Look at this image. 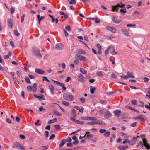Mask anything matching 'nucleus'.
Listing matches in <instances>:
<instances>
[{"label": "nucleus", "mask_w": 150, "mask_h": 150, "mask_svg": "<svg viewBox=\"0 0 150 150\" xmlns=\"http://www.w3.org/2000/svg\"><path fill=\"white\" fill-rule=\"evenodd\" d=\"M142 140V142L141 141H140L139 144L140 145L142 149L143 148L144 146L147 149H149L150 147L148 146V144L147 143V140L145 138H143Z\"/></svg>", "instance_id": "obj_1"}, {"label": "nucleus", "mask_w": 150, "mask_h": 150, "mask_svg": "<svg viewBox=\"0 0 150 150\" xmlns=\"http://www.w3.org/2000/svg\"><path fill=\"white\" fill-rule=\"evenodd\" d=\"M37 85L36 83L33 84V86L31 85H28L27 86V89L29 91H33L34 92H35L37 91Z\"/></svg>", "instance_id": "obj_2"}, {"label": "nucleus", "mask_w": 150, "mask_h": 150, "mask_svg": "<svg viewBox=\"0 0 150 150\" xmlns=\"http://www.w3.org/2000/svg\"><path fill=\"white\" fill-rule=\"evenodd\" d=\"M63 98L66 100L71 101L74 98L73 96L71 94H64Z\"/></svg>", "instance_id": "obj_3"}, {"label": "nucleus", "mask_w": 150, "mask_h": 150, "mask_svg": "<svg viewBox=\"0 0 150 150\" xmlns=\"http://www.w3.org/2000/svg\"><path fill=\"white\" fill-rule=\"evenodd\" d=\"M118 16H113L111 17V19L112 22L116 24H119L122 22V21H117Z\"/></svg>", "instance_id": "obj_4"}, {"label": "nucleus", "mask_w": 150, "mask_h": 150, "mask_svg": "<svg viewBox=\"0 0 150 150\" xmlns=\"http://www.w3.org/2000/svg\"><path fill=\"white\" fill-rule=\"evenodd\" d=\"M125 5L122 4L121 5L120 4H118L117 5L115 6H112V11H118V7H123Z\"/></svg>", "instance_id": "obj_5"}, {"label": "nucleus", "mask_w": 150, "mask_h": 150, "mask_svg": "<svg viewBox=\"0 0 150 150\" xmlns=\"http://www.w3.org/2000/svg\"><path fill=\"white\" fill-rule=\"evenodd\" d=\"M52 81L55 83L56 84L59 85L61 87H62V89L63 91H65L66 90V88L64 86V84L63 83H61L58 81H57L54 80L52 79Z\"/></svg>", "instance_id": "obj_6"}, {"label": "nucleus", "mask_w": 150, "mask_h": 150, "mask_svg": "<svg viewBox=\"0 0 150 150\" xmlns=\"http://www.w3.org/2000/svg\"><path fill=\"white\" fill-rule=\"evenodd\" d=\"M108 50H109V51L111 54L112 55L116 54H117V53L115 51V49L113 47L109 46L108 47Z\"/></svg>", "instance_id": "obj_7"}, {"label": "nucleus", "mask_w": 150, "mask_h": 150, "mask_svg": "<svg viewBox=\"0 0 150 150\" xmlns=\"http://www.w3.org/2000/svg\"><path fill=\"white\" fill-rule=\"evenodd\" d=\"M106 29L113 33H115L116 32V29L114 27H110L109 26H107L106 27Z\"/></svg>", "instance_id": "obj_8"}, {"label": "nucleus", "mask_w": 150, "mask_h": 150, "mask_svg": "<svg viewBox=\"0 0 150 150\" xmlns=\"http://www.w3.org/2000/svg\"><path fill=\"white\" fill-rule=\"evenodd\" d=\"M93 136L94 135L90 134L89 132H86L84 138L88 139L92 138Z\"/></svg>", "instance_id": "obj_9"}, {"label": "nucleus", "mask_w": 150, "mask_h": 150, "mask_svg": "<svg viewBox=\"0 0 150 150\" xmlns=\"http://www.w3.org/2000/svg\"><path fill=\"white\" fill-rule=\"evenodd\" d=\"M75 57L76 58H78L80 60L85 61L86 60V58L85 57L79 54H76L75 55Z\"/></svg>", "instance_id": "obj_10"}, {"label": "nucleus", "mask_w": 150, "mask_h": 150, "mask_svg": "<svg viewBox=\"0 0 150 150\" xmlns=\"http://www.w3.org/2000/svg\"><path fill=\"white\" fill-rule=\"evenodd\" d=\"M78 77L79 78L78 80L79 82H83L85 81V78L81 74H78Z\"/></svg>", "instance_id": "obj_11"}, {"label": "nucleus", "mask_w": 150, "mask_h": 150, "mask_svg": "<svg viewBox=\"0 0 150 150\" xmlns=\"http://www.w3.org/2000/svg\"><path fill=\"white\" fill-rule=\"evenodd\" d=\"M63 47L64 46L62 43L57 44L55 45V49L57 50H61L63 48Z\"/></svg>", "instance_id": "obj_12"}, {"label": "nucleus", "mask_w": 150, "mask_h": 150, "mask_svg": "<svg viewBox=\"0 0 150 150\" xmlns=\"http://www.w3.org/2000/svg\"><path fill=\"white\" fill-rule=\"evenodd\" d=\"M34 54L36 57L38 58H41L42 56L40 51L38 50H37L34 51Z\"/></svg>", "instance_id": "obj_13"}, {"label": "nucleus", "mask_w": 150, "mask_h": 150, "mask_svg": "<svg viewBox=\"0 0 150 150\" xmlns=\"http://www.w3.org/2000/svg\"><path fill=\"white\" fill-rule=\"evenodd\" d=\"M121 31L123 35L127 36H130L129 33L127 30L125 29H122L121 30Z\"/></svg>", "instance_id": "obj_14"}, {"label": "nucleus", "mask_w": 150, "mask_h": 150, "mask_svg": "<svg viewBox=\"0 0 150 150\" xmlns=\"http://www.w3.org/2000/svg\"><path fill=\"white\" fill-rule=\"evenodd\" d=\"M112 116V114L109 111H106L105 112V114L104 115V117L106 118H110Z\"/></svg>", "instance_id": "obj_15"}, {"label": "nucleus", "mask_w": 150, "mask_h": 150, "mask_svg": "<svg viewBox=\"0 0 150 150\" xmlns=\"http://www.w3.org/2000/svg\"><path fill=\"white\" fill-rule=\"evenodd\" d=\"M121 111L120 110L117 109L113 111V113L115 114V115L117 116L118 117L121 113Z\"/></svg>", "instance_id": "obj_16"}, {"label": "nucleus", "mask_w": 150, "mask_h": 150, "mask_svg": "<svg viewBox=\"0 0 150 150\" xmlns=\"http://www.w3.org/2000/svg\"><path fill=\"white\" fill-rule=\"evenodd\" d=\"M13 21L12 19L8 20L7 21L8 22L7 23L8 27L10 29H11L12 28Z\"/></svg>", "instance_id": "obj_17"}, {"label": "nucleus", "mask_w": 150, "mask_h": 150, "mask_svg": "<svg viewBox=\"0 0 150 150\" xmlns=\"http://www.w3.org/2000/svg\"><path fill=\"white\" fill-rule=\"evenodd\" d=\"M35 71L36 73L40 74H42L44 72V71L43 70L38 69H35Z\"/></svg>", "instance_id": "obj_18"}, {"label": "nucleus", "mask_w": 150, "mask_h": 150, "mask_svg": "<svg viewBox=\"0 0 150 150\" xmlns=\"http://www.w3.org/2000/svg\"><path fill=\"white\" fill-rule=\"evenodd\" d=\"M128 78H135V76L129 72H127V74Z\"/></svg>", "instance_id": "obj_19"}, {"label": "nucleus", "mask_w": 150, "mask_h": 150, "mask_svg": "<svg viewBox=\"0 0 150 150\" xmlns=\"http://www.w3.org/2000/svg\"><path fill=\"white\" fill-rule=\"evenodd\" d=\"M34 96L35 97L37 98L40 100L45 99V98H44V96L43 95H41L40 96H38L35 94H34Z\"/></svg>", "instance_id": "obj_20"}, {"label": "nucleus", "mask_w": 150, "mask_h": 150, "mask_svg": "<svg viewBox=\"0 0 150 150\" xmlns=\"http://www.w3.org/2000/svg\"><path fill=\"white\" fill-rule=\"evenodd\" d=\"M86 119L87 120L93 121L97 120V119L93 117H86Z\"/></svg>", "instance_id": "obj_21"}, {"label": "nucleus", "mask_w": 150, "mask_h": 150, "mask_svg": "<svg viewBox=\"0 0 150 150\" xmlns=\"http://www.w3.org/2000/svg\"><path fill=\"white\" fill-rule=\"evenodd\" d=\"M66 142V141L65 139H64L62 140L59 145V147L60 148H61L62 146L65 144Z\"/></svg>", "instance_id": "obj_22"}, {"label": "nucleus", "mask_w": 150, "mask_h": 150, "mask_svg": "<svg viewBox=\"0 0 150 150\" xmlns=\"http://www.w3.org/2000/svg\"><path fill=\"white\" fill-rule=\"evenodd\" d=\"M49 87L50 89L51 93L52 94L53 93V91L54 90V86L52 84H50L49 85Z\"/></svg>", "instance_id": "obj_23"}, {"label": "nucleus", "mask_w": 150, "mask_h": 150, "mask_svg": "<svg viewBox=\"0 0 150 150\" xmlns=\"http://www.w3.org/2000/svg\"><path fill=\"white\" fill-rule=\"evenodd\" d=\"M71 114L72 117H76V115L75 112V110L74 109H73L71 110Z\"/></svg>", "instance_id": "obj_24"}, {"label": "nucleus", "mask_w": 150, "mask_h": 150, "mask_svg": "<svg viewBox=\"0 0 150 150\" xmlns=\"http://www.w3.org/2000/svg\"><path fill=\"white\" fill-rule=\"evenodd\" d=\"M57 120V119L56 118H54L52 120H49L48 122V123L49 124H50L52 123H54L56 122Z\"/></svg>", "instance_id": "obj_25"}, {"label": "nucleus", "mask_w": 150, "mask_h": 150, "mask_svg": "<svg viewBox=\"0 0 150 150\" xmlns=\"http://www.w3.org/2000/svg\"><path fill=\"white\" fill-rule=\"evenodd\" d=\"M37 17L38 20L39 22H40L42 20L44 19L45 18V16H43L40 17V15H37Z\"/></svg>", "instance_id": "obj_26"}, {"label": "nucleus", "mask_w": 150, "mask_h": 150, "mask_svg": "<svg viewBox=\"0 0 150 150\" xmlns=\"http://www.w3.org/2000/svg\"><path fill=\"white\" fill-rule=\"evenodd\" d=\"M110 134V132L109 131H106L104 134V136L106 137H109Z\"/></svg>", "instance_id": "obj_27"}, {"label": "nucleus", "mask_w": 150, "mask_h": 150, "mask_svg": "<svg viewBox=\"0 0 150 150\" xmlns=\"http://www.w3.org/2000/svg\"><path fill=\"white\" fill-rule=\"evenodd\" d=\"M91 89L90 90V92L91 94H93L94 92V91L96 89L95 87L93 88L92 86H90Z\"/></svg>", "instance_id": "obj_28"}, {"label": "nucleus", "mask_w": 150, "mask_h": 150, "mask_svg": "<svg viewBox=\"0 0 150 150\" xmlns=\"http://www.w3.org/2000/svg\"><path fill=\"white\" fill-rule=\"evenodd\" d=\"M80 72L83 74H86L87 73V71L83 68H81L80 69Z\"/></svg>", "instance_id": "obj_29"}, {"label": "nucleus", "mask_w": 150, "mask_h": 150, "mask_svg": "<svg viewBox=\"0 0 150 150\" xmlns=\"http://www.w3.org/2000/svg\"><path fill=\"white\" fill-rule=\"evenodd\" d=\"M98 124H100L103 126H105L106 125L105 122L102 121H100L98 120Z\"/></svg>", "instance_id": "obj_30"}, {"label": "nucleus", "mask_w": 150, "mask_h": 150, "mask_svg": "<svg viewBox=\"0 0 150 150\" xmlns=\"http://www.w3.org/2000/svg\"><path fill=\"white\" fill-rule=\"evenodd\" d=\"M25 79L26 82L29 84H30L31 83V82L29 79L27 77H25Z\"/></svg>", "instance_id": "obj_31"}, {"label": "nucleus", "mask_w": 150, "mask_h": 150, "mask_svg": "<svg viewBox=\"0 0 150 150\" xmlns=\"http://www.w3.org/2000/svg\"><path fill=\"white\" fill-rule=\"evenodd\" d=\"M97 75L99 76H101L103 75V72L101 71H99L97 72Z\"/></svg>", "instance_id": "obj_32"}, {"label": "nucleus", "mask_w": 150, "mask_h": 150, "mask_svg": "<svg viewBox=\"0 0 150 150\" xmlns=\"http://www.w3.org/2000/svg\"><path fill=\"white\" fill-rule=\"evenodd\" d=\"M20 144L18 143H15L13 144V145L15 147L18 148Z\"/></svg>", "instance_id": "obj_33"}, {"label": "nucleus", "mask_w": 150, "mask_h": 150, "mask_svg": "<svg viewBox=\"0 0 150 150\" xmlns=\"http://www.w3.org/2000/svg\"><path fill=\"white\" fill-rule=\"evenodd\" d=\"M115 93H122V92H121L120 91L116 90L113 92H110L108 94H113Z\"/></svg>", "instance_id": "obj_34"}, {"label": "nucleus", "mask_w": 150, "mask_h": 150, "mask_svg": "<svg viewBox=\"0 0 150 150\" xmlns=\"http://www.w3.org/2000/svg\"><path fill=\"white\" fill-rule=\"evenodd\" d=\"M14 34L16 36H18L20 35V33L17 30H15L14 31Z\"/></svg>", "instance_id": "obj_35"}, {"label": "nucleus", "mask_w": 150, "mask_h": 150, "mask_svg": "<svg viewBox=\"0 0 150 150\" xmlns=\"http://www.w3.org/2000/svg\"><path fill=\"white\" fill-rule=\"evenodd\" d=\"M54 114L56 115L59 116H62V114L58 112L57 111H55L54 112Z\"/></svg>", "instance_id": "obj_36"}, {"label": "nucleus", "mask_w": 150, "mask_h": 150, "mask_svg": "<svg viewBox=\"0 0 150 150\" xmlns=\"http://www.w3.org/2000/svg\"><path fill=\"white\" fill-rule=\"evenodd\" d=\"M140 104H138V106H142L143 107L144 106V103L142 101H140L139 102Z\"/></svg>", "instance_id": "obj_37"}, {"label": "nucleus", "mask_w": 150, "mask_h": 150, "mask_svg": "<svg viewBox=\"0 0 150 150\" xmlns=\"http://www.w3.org/2000/svg\"><path fill=\"white\" fill-rule=\"evenodd\" d=\"M65 28L68 31H70L71 30V28L69 26H67L65 27Z\"/></svg>", "instance_id": "obj_38"}, {"label": "nucleus", "mask_w": 150, "mask_h": 150, "mask_svg": "<svg viewBox=\"0 0 150 150\" xmlns=\"http://www.w3.org/2000/svg\"><path fill=\"white\" fill-rule=\"evenodd\" d=\"M76 123L78 124H84V122L83 121H79L77 120H76Z\"/></svg>", "instance_id": "obj_39"}, {"label": "nucleus", "mask_w": 150, "mask_h": 150, "mask_svg": "<svg viewBox=\"0 0 150 150\" xmlns=\"http://www.w3.org/2000/svg\"><path fill=\"white\" fill-rule=\"evenodd\" d=\"M62 103L64 105L68 106L69 105V103L67 102H66L65 101H63L62 102Z\"/></svg>", "instance_id": "obj_40"}, {"label": "nucleus", "mask_w": 150, "mask_h": 150, "mask_svg": "<svg viewBox=\"0 0 150 150\" xmlns=\"http://www.w3.org/2000/svg\"><path fill=\"white\" fill-rule=\"evenodd\" d=\"M143 119V115H140L136 117V119Z\"/></svg>", "instance_id": "obj_41"}, {"label": "nucleus", "mask_w": 150, "mask_h": 150, "mask_svg": "<svg viewBox=\"0 0 150 150\" xmlns=\"http://www.w3.org/2000/svg\"><path fill=\"white\" fill-rule=\"evenodd\" d=\"M63 30L65 36L66 37H68L69 36V34L66 31L65 29H64Z\"/></svg>", "instance_id": "obj_42"}, {"label": "nucleus", "mask_w": 150, "mask_h": 150, "mask_svg": "<svg viewBox=\"0 0 150 150\" xmlns=\"http://www.w3.org/2000/svg\"><path fill=\"white\" fill-rule=\"evenodd\" d=\"M106 131V130L104 129H100L99 130V132L101 133H103L105 132Z\"/></svg>", "instance_id": "obj_43"}, {"label": "nucleus", "mask_w": 150, "mask_h": 150, "mask_svg": "<svg viewBox=\"0 0 150 150\" xmlns=\"http://www.w3.org/2000/svg\"><path fill=\"white\" fill-rule=\"evenodd\" d=\"M25 15L23 14L21 16V22L22 23H23L24 21Z\"/></svg>", "instance_id": "obj_44"}, {"label": "nucleus", "mask_w": 150, "mask_h": 150, "mask_svg": "<svg viewBox=\"0 0 150 150\" xmlns=\"http://www.w3.org/2000/svg\"><path fill=\"white\" fill-rule=\"evenodd\" d=\"M120 11L121 12L123 13H126V8H125V10L123 9H121L120 10Z\"/></svg>", "instance_id": "obj_45"}, {"label": "nucleus", "mask_w": 150, "mask_h": 150, "mask_svg": "<svg viewBox=\"0 0 150 150\" xmlns=\"http://www.w3.org/2000/svg\"><path fill=\"white\" fill-rule=\"evenodd\" d=\"M0 70L4 71L6 70L3 67L1 64H0Z\"/></svg>", "instance_id": "obj_46"}, {"label": "nucleus", "mask_w": 150, "mask_h": 150, "mask_svg": "<svg viewBox=\"0 0 150 150\" xmlns=\"http://www.w3.org/2000/svg\"><path fill=\"white\" fill-rule=\"evenodd\" d=\"M132 103L134 105H136L137 104V101L136 100L134 99L132 101Z\"/></svg>", "instance_id": "obj_47"}, {"label": "nucleus", "mask_w": 150, "mask_h": 150, "mask_svg": "<svg viewBox=\"0 0 150 150\" xmlns=\"http://www.w3.org/2000/svg\"><path fill=\"white\" fill-rule=\"evenodd\" d=\"M98 120L97 119L96 120H94V121L92 122L93 123V125H96V124H98Z\"/></svg>", "instance_id": "obj_48"}, {"label": "nucleus", "mask_w": 150, "mask_h": 150, "mask_svg": "<svg viewBox=\"0 0 150 150\" xmlns=\"http://www.w3.org/2000/svg\"><path fill=\"white\" fill-rule=\"evenodd\" d=\"M128 148V145H126L125 146H123L122 148V149L123 150H125Z\"/></svg>", "instance_id": "obj_49"}, {"label": "nucleus", "mask_w": 150, "mask_h": 150, "mask_svg": "<svg viewBox=\"0 0 150 150\" xmlns=\"http://www.w3.org/2000/svg\"><path fill=\"white\" fill-rule=\"evenodd\" d=\"M136 25L135 24L132 25L131 24H128L127 25V27H135Z\"/></svg>", "instance_id": "obj_50"}, {"label": "nucleus", "mask_w": 150, "mask_h": 150, "mask_svg": "<svg viewBox=\"0 0 150 150\" xmlns=\"http://www.w3.org/2000/svg\"><path fill=\"white\" fill-rule=\"evenodd\" d=\"M65 140H66V142H70L72 140L71 138L69 137H68V138L67 139Z\"/></svg>", "instance_id": "obj_51"}, {"label": "nucleus", "mask_w": 150, "mask_h": 150, "mask_svg": "<svg viewBox=\"0 0 150 150\" xmlns=\"http://www.w3.org/2000/svg\"><path fill=\"white\" fill-rule=\"evenodd\" d=\"M120 77L124 79H128L127 75H125L122 74L120 76Z\"/></svg>", "instance_id": "obj_52"}, {"label": "nucleus", "mask_w": 150, "mask_h": 150, "mask_svg": "<svg viewBox=\"0 0 150 150\" xmlns=\"http://www.w3.org/2000/svg\"><path fill=\"white\" fill-rule=\"evenodd\" d=\"M43 80H45L47 82H50V81L46 77L43 76Z\"/></svg>", "instance_id": "obj_53"}, {"label": "nucleus", "mask_w": 150, "mask_h": 150, "mask_svg": "<svg viewBox=\"0 0 150 150\" xmlns=\"http://www.w3.org/2000/svg\"><path fill=\"white\" fill-rule=\"evenodd\" d=\"M80 100L81 102L83 103L85 101V99L84 98H80Z\"/></svg>", "instance_id": "obj_54"}, {"label": "nucleus", "mask_w": 150, "mask_h": 150, "mask_svg": "<svg viewBox=\"0 0 150 150\" xmlns=\"http://www.w3.org/2000/svg\"><path fill=\"white\" fill-rule=\"evenodd\" d=\"M55 137V135L54 134H52L50 136L49 138V140H51L53 138H54Z\"/></svg>", "instance_id": "obj_55"}, {"label": "nucleus", "mask_w": 150, "mask_h": 150, "mask_svg": "<svg viewBox=\"0 0 150 150\" xmlns=\"http://www.w3.org/2000/svg\"><path fill=\"white\" fill-rule=\"evenodd\" d=\"M54 126L55 128L57 129H60L59 125H55Z\"/></svg>", "instance_id": "obj_56"}, {"label": "nucleus", "mask_w": 150, "mask_h": 150, "mask_svg": "<svg viewBox=\"0 0 150 150\" xmlns=\"http://www.w3.org/2000/svg\"><path fill=\"white\" fill-rule=\"evenodd\" d=\"M71 0V1H70L69 2V3L70 4H76V2L75 0Z\"/></svg>", "instance_id": "obj_57"}, {"label": "nucleus", "mask_w": 150, "mask_h": 150, "mask_svg": "<svg viewBox=\"0 0 150 150\" xmlns=\"http://www.w3.org/2000/svg\"><path fill=\"white\" fill-rule=\"evenodd\" d=\"M59 65H61L63 68L64 69L65 68L66 65L64 63H62V64H59Z\"/></svg>", "instance_id": "obj_58"}, {"label": "nucleus", "mask_w": 150, "mask_h": 150, "mask_svg": "<svg viewBox=\"0 0 150 150\" xmlns=\"http://www.w3.org/2000/svg\"><path fill=\"white\" fill-rule=\"evenodd\" d=\"M28 75L30 78L31 79H35V77L32 75L30 74H28Z\"/></svg>", "instance_id": "obj_59"}, {"label": "nucleus", "mask_w": 150, "mask_h": 150, "mask_svg": "<svg viewBox=\"0 0 150 150\" xmlns=\"http://www.w3.org/2000/svg\"><path fill=\"white\" fill-rule=\"evenodd\" d=\"M111 77L115 79L116 78H117V76L115 74H112L111 76Z\"/></svg>", "instance_id": "obj_60"}, {"label": "nucleus", "mask_w": 150, "mask_h": 150, "mask_svg": "<svg viewBox=\"0 0 150 150\" xmlns=\"http://www.w3.org/2000/svg\"><path fill=\"white\" fill-rule=\"evenodd\" d=\"M104 109L100 110L99 112L100 114V115L103 114L104 113Z\"/></svg>", "instance_id": "obj_61"}, {"label": "nucleus", "mask_w": 150, "mask_h": 150, "mask_svg": "<svg viewBox=\"0 0 150 150\" xmlns=\"http://www.w3.org/2000/svg\"><path fill=\"white\" fill-rule=\"evenodd\" d=\"M19 147L18 148H19L21 150H25V149L24 147L23 146H21V145H19Z\"/></svg>", "instance_id": "obj_62"}, {"label": "nucleus", "mask_w": 150, "mask_h": 150, "mask_svg": "<svg viewBox=\"0 0 150 150\" xmlns=\"http://www.w3.org/2000/svg\"><path fill=\"white\" fill-rule=\"evenodd\" d=\"M19 136L20 138L22 139H24L25 138V136L23 135H20Z\"/></svg>", "instance_id": "obj_63"}, {"label": "nucleus", "mask_w": 150, "mask_h": 150, "mask_svg": "<svg viewBox=\"0 0 150 150\" xmlns=\"http://www.w3.org/2000/svg\"><path fill=\"white\" fill-rule=\"evenodd\" d=\"M15 10L13 8H11L10 9V12L12 14L14 11Z\"/></svg>", "instance_id": "obj_64"}]
</instances>
